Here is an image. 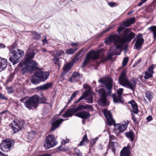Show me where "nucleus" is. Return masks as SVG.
<instances>
[{
    "label": "nucleus",
    "mask_w": 156,
    "mask_h": 156,
    "mask_svg": "<svg viewBox=\"0 0 156 156\" xmlns=\"http://www.w3.org/2000/svg\"><path fill=\"white\" fill-rule=\"evenodd\" d=\"M135 37L134 33L131 31L129 29L126 28L123 32L122 38L116 34H111L107 38L105 42L107 44L113 43L116 48L119 49L125 43L129 42Z\"/></svg>",
    "instance_id": "1"
},
{
    "label": "nucleus",
    "mask_w": 156,
    "mask_h": 156,
    "mask_svg": "<svg viewBox=\"0 0 156 156\" xmlns=\"http://www.w3.org/2000/svg\"><path fill=\"white\" fill-rule=\"evenodd\" d=\"M35 50V48L32 45L30 46L26 52L24 60L19 64L20 66L23 67L21 70L22 74H24L28 71L34 70L37 68L36 62L32 60L35 55L34 52Z\"/></svg>",
    "instance_id": "2"
},
{
    "label": "nucleus",
    "mask_w": 156,
    "mask_h": 156,
    "mask_svg": "<svg viewBox=\"0 0 156 156\" xmlns=\"http://www.w3.org/2000/svg\"><path fill=\"white\" fill-rule=\"evenodd\" d=\"M99 82L104 85L108 91L106 93L105 90L103 88H101L98 89V88L95 89L96 91L98 93L100 97L98 100L99 104L101 106H105L107 105V94L110 95L112 93L113 86L112 80L111 79L107 78L105 79H100Z\"/></svg>",
    "instance_id": "3"
},
{
    "label": "nucleus",
    "mask_w": 156,
    "mask_h": 156,
    "mask_svg": "<svg viewBox=\"0 0 156 156\" xmlns=\"http://www.w3.org/2000/svg\"><path fill=\"white\" fill-rule=\"evenodd\" d=\"M46 98L44 96L41 98L37 95H34L29 98L24 102L26 108L30 110L33 108H36L39 103H45Z\"/></svg>",
    "instance_id": "4"
},
{
    "label": "nucleus",
    "mask_w": 156,
    "mask_h": 156,
    "mask_svg": "<svg viewBox=\"0 0 156 156\" xmlns=\"http://www.w3.org/2000/svg\"><path fill=\"white\" fill-rule=\"evenodd\" d=\"M49 75V73L48 72L39 70L32 76L31 82L33 84H37L41 81H45Z\"/></svg>",
    "instance_id": "5"
},
{
    "label": "nucleus",
    "mask_w": 156,
    "mask_h": 156,
    "mask_svg": "<svg viewBox=\"0 0 156 156\" xmlns=\"http://www.w3.org/2000/svg\"><path fill=\"white\" fill-rule=\"evenodd\" d=\"M103 53L101 52V50H99L97 51H91L89 52L83 62L82 66L83 68L90 59L96 60L101 57V55H103Z\"/></svg>",
    "instance_id": "6"
},
{
    "label": "nucleus",
    "mask_w": 156,
    "mask_h": 156,
    "mask_svg": "<svg viewBox=\"0 0 156 156\" xmlns=\"http://www.w3.org/2000/svg\"><path fill=\"white\" fill-rule=\"evenodd\" d=\"M10 50V52L12 54V56L9 58V60L12 63L13 65L16 64L19 62V58L23 55L24 52L19 49L13 51Z\"/></svg>",
    "instance_id": "7"
},
{
    "label": "nucleus",
    "mask_w": 156,
    "mask_h": 156,
    "mask_svg": "<svg viewBox=\"0 0 156 156\" xmlns=\"http://www.w3.org/2000/svg\"><path fill=\"white\" fill-rule=\"evenodd\" d=\"M12 142L14 143L13 140L8 138L2 140L0 144V149L4 152H8L11 147Z\"/></svg>",
    "instance_id": "8"
},
{
    "label": "nucleus",
    "mask_w": 156,
    "mask_h": 156,
    "mask_svg": "<svg viewBox=\"0 0 156 156\" xmlns=\"http://www.w3.org/2000/svg\"><path fill=\"white\" fill-rule=\"evenodd\" d=\"M123 90V88H119L117 90V94L114 93L112 95L113 102L115 104H123L124 103L123 98L121 96Z\"/></svg>",
    "instance_id": "9"
},
{
    "label": "nucleus",
    "mask_w": 156,
    "mask_h": 156,
    "mask_svg": "<svg viewBox=\"0 0 156 156\" xmlns=\"http://www.w3.org/2000/svg\"><path fill=\"white\" fill-rule=\"evenodd\" d=\"M58 142L55 137H45V140L43 146L46 150H48L56 145Z\"/></svg>",
    "instance_id": "10"
},
{
    "label": "nucleus",
    "mask_w": 156,
    "mask_h": 156,
    "mask_svg": "<svg viewBox=\"0 0 156 156\" xmlns=\"http://www.w3.org/2000/svg\"><path fill=\"white\" fill-rule=\"evenodd\" d=\"M102 112L107 119L108 124L109 126L114 124L115 121L112 118V114L110 112L108 111L106 109H104L102 110Z\"/></svg>",
    "instance_id": "11"
},
{
    "label": "nucleus",
    "mask_w": 156,
    "mask_h": 156,
    "mask_svg": "<svg viewBox=\"0 0 156 156\" xmlns=\"http://www.w3.org/2000/svg\"><path fill=\"white\" fill-rule=\"evenodd\" d=\"M129 80L126 76V72L124 70L122 72L119 77V83L123 87H125Z\"/></svg>",
    "instance_id": "12"
},
{
    "label": "nucleus",
    "mask_w": 156,
    "mask_h": 156,
    "mask_svg": "<svg viewBox=\"0 0 156 156\" xmlns=\"http://www.w3.org/2000/svg\"><path fill=\"white\" fill-rule=\"evenodd\" d=\"M12 125V128L14 133H16L18 131L20 130L23 127V123L17 120H14Z\"/></svg>",
    "instance_id": "13"
},
{
    "label": "nucleus",
    "mask_w": 156,
    "mask_h": 156,
    "mask_svg": "<svg viewBox=\"0 0 156 156\" xmlns=\"http://www.w3.org/2000/svg\"><path fill=\"white\" fill-rule=\"evenodd\" d=\"M129 123V122L127 120L125 124H115V123L114 125L115 127V129L117 132L119 133H122L124 130L126 129L127 126Z\"/></svg>",
    "instance_id": "14"
},
{
    "label": "nucleus",
    "mask_w": 156,
    "mask_h": 156,
    "mask_svg": "<svg viewBox=\"0 0 156 156\" xmlns=\"http://www.w3.org/2000/svg\"><path fill=\"white\" fill-rule=\"evenodd\" d=\"M137 81V80L136 79L134 78H133L130 80H128V82L124 87L134 91L136 87Z\"/></svg>",
    "instance_id": "15"
},
{
    "label": "nucleus",
    "mask_w": 156,
    "mask_h": 156,
    "mask_svg": "<svg viewBox=\"0 0 156 156\" xmlns=\"http://www.w3.org/2000/svg\"><path fill=\"white\" fill-rule=\"evenodd\" d=\"M75 115L84 119L89 118L90 116V114L88 112L83 111L76 113Z\"/></svg>",
    "instance_id": "16"
},
{
    "label": "nucleus",
    "mask_w": 156,
    "mask_h": 156,
    "mask_svg": "<svg viewBox=\"0 0 156 156\" xmlns=\"http://www.w3.org/2000/svg\"><path fill=\"white\" fill-rule=\"evenodd\" d=\"M131 146L128 145L124 147L120 152V156H130Z\"/></svg>",
    "instance_id": "17"
},
{
    "label": "nucleus",
    "mask_w": 156,
    "mask_h": 156,
    "mask_svg": "<svg viewBox=\"0 0 156 156\" xmlns=\"http://www.w3.org/2000/svg\"><path fill=\"white\" fill-rule=\"evenodd\" d=\"M93 108V107L90 105L87 104L81 105H79L76 108H73L75 112H77L79 111H81L83 109H90L92 110Z\"/></svg>",
    "instance_id": "18"
},
{
    "label": "nucleus",
    "mask_w": 156,
    "mask_h": 156,
    "mask_svg": "<svg viewBox=\"0 0 156 156\" xmlns=\"http://www.w3.org/2000/svg\"><path fill=\"white\" fill-rule=\"evenodd\" d=\"M154 68V65H152L148 68V70L145 72L144 78L145 79H148L152 77V74L154 73L153 69Z\"/></svg>",
    "instance_id": "19"
},
{
    "label": "nucleus",
    "mask_w": 156,
    "mask_h": 156,
    "mask_svg": "<svg viewBox=\"0 0 156 156\" xmlns=\"http://www.w3.org/2000/svg\"><path fill=\"white\" fill-rule=\"evenodd\" d=\"M120 53L119 54H117V53L114 52L113 50V48H111L109 49V54L107 57L101 59V62H103L111 59L112 58V56L113 55H120Z\"/></svg>",
    "instance_id": "20"
},
{
    "label": "nucleus",
    "mask_w": 156,
    "mask_h": 156,
    "mask_svg": "<svg viewBox=\"0 0 156 156\" xmlns=\"http://www.w3.org/2000/svg\"><path fill=\"white\" fill-rule=\"evenodd\" d=\"M82 76L79 73L74 72L69 78V81L71 82H75L79 80Z\"/></svg>",
    "instance_id": "21"
},
{
    "label": "nucleus",
    "mask_w": 156,
    "mask_h": 156,
    "mask_svg": "<svg viewBox=\"0 0 156 156\" xmlns=\"http://www.w3.org/2000/svg\"><path fill=\"white\" fill-rule=\"evenodd\" d=\"M144 42V40L142 38H138L136 41L134 47L137 50H140L142 47V44Z\"/></svg>",
    "instance_id": "22"
},
{
    "label": "nucleus",
    "mask_w": 156,
    "mask_h": 156,
    "mask_svg": "<svg viewBox=\"0 0 156 156\" xmlns=\"http://www.w3.org/2000/svg\"><path fill=\"white\" fill-rule=\"evenodd\" d=\"M65 120L61 119H59L56 120L54 122L52 123V127L51 128V130L52 131H54L55 129L59 127L60 124H61L62 122L65 121Z\"/></svg>",
    "instance_id": "23"
},
{
    "label": "nucleus",
    "mask_w": 156,
    "mask_h": 156,
    "mask_svg": "<svg viewBox=\"0 0 156 156\" xmlns=\"http://www.w3.org/2000/svg\"><path fill=\"white\" fill-rule=\"evenodd\" d=\"M52 86V83L50 82L37 87L36 89L38 90H44L51 87Z\"/></svg>",
    "instance_id": "24"
},
{
    "label": "nucleus",
    "mask_w": 156,
    "mask_h": 156,
    "mask_svg": "<svg viewBox=\"0 0 156 156\" xmlns=\"http://www.w3.org/2000/svg\"><path fill=\"white\" fill-rule=\"evenodd\" d=\"M7 60L0 57V72L5 69L7 67Z\"/></svg>",
    "instance_id": "25"
},
{
    "label": "nucleus",
    "mask_w": 156,
    "mask_h": 156,
    "mask_svg": "<svg viewBox=\"0 0 156 156\" xmlns=\"http://www.w3.org/2000/svg\"><path fill=\"white\" fill-rule=\"evenodd\" d=\"M130 25L127 20L124 22L118 28V31L120 33L126 27H128Z\"/></svg>",
    "instance_id": "26"
},
{
    "label": "nucleus",
    "mask_w": 156,
    "mask_h": 156,
    "mask_svg": "<svg viewBox=\"0 0 156 156\" xmlns=\"http://www.w3.org/2000/svg\"><path fill=\"white\" fill-rule=\"evenodd\" d=\"M129 103L131 105L133 113L137 114L139 112V110L138 109L137 105L135 101L133 100H132L130 102H129Z\"/></svg>",
    "instance_id": "27"
},
{
    "label": "nucleus",
    "mask_w": 156,
    "mask_h": 156,
    "mask_svg": "<svg viewBox=\"0 0 156 156\" xmlns=\"http://www.w3.org/2000/svg\"><path fill=\"white\" fill-rule=\"evenodd\" d=\"M75 113L73 108H70L67 110L65 113L63 114L62 116L64 118H67L72 116Z\"/></svg>",
    "instance_id": "28"
},
{
    "label": "nucleus",
    "mask_w": 156,
    "mask_h": 156,
    "mask_svg": "<svg viewBox=\"0 0 156 156\" xmlns=\"http://www.w3.org/2000/svg\"><path fill=\"white\" fill-rule=\"evenodd\" d=\"M145 95L147 100L149 102H151L153 98L154 93L151 90H148L146 91Z\"/></svg>",
    "instance_id": "29"
},
{
    "label": "nucleus",
    "mask_w": 156,
    "mask_h": 156,
    "mask_svg": "<svg viewBox=\"0 0 156 156\" xmlns=\"http://www.w3.org/2000/svg\"><path fill=\"white\" fill-rule=\"evenodd\" d=\"M89 142V140L87 137H83L81 141L80 142L78 146H85Z\"/></svg>",
    "instance_id": "30"
},
{
    "label": "nucleus",
    "mask_w": 156,
    "mask_h": 156,
    "mask_svg": "<svg viewBox=\"0 0 156 156\" xmlns=\"http://www.w3.org/2000/svg\"><path fill=\"white\" fill-rule=\"evenodd\" d=\"M83 56V52L81 51H78L74 57V62H76L78 61L79 59L81 58Z\"/></svg>",
    "instance_id": "31"
},
{
    "label": "nucleus",
    "mask_w": 156,
    "mask_h": 156,
    "mask_svg": "<svg viewBox=\"0 0 156 156\" xmlns=\"http://www.w3.org/2000/svg\"><path fill=\"white\" fill-rule=\"evenodd\" d=\"M148 29L151 31L153 34V37L154 39L156 38V26L149 27Z\"/></svg>",
    "instance_id": "32"
},
{
    "label": "nucleus",
    "mask_w": 156,
    "mask_h": 156,
    "mask_svg": "<svg viewBox=\"0 0 156 156\" xmlns=\"http://www.w3.org/2000/svg\"><path fill=\"white\" fill-rule=\"evenodd\" d=\"M60 57H57L56 56H54V58L53 59V61L55 64H57L58 66H60L61 63L59 62Z\"/></svg>",
    "instance_id": "33"
},
{
    "label": "nucleus",
    "mask_w": 156,
    "mask_h": 156,
    "mask_svg": "<svg viewBox=\"0 0 156 156\" xmlns=\"http://www.w3.org/2000/svg\"><path fill=\"white\" fill-rule=\"evenodd\" d=\"M98 137H96L95 138L92 139L90 141V145H89V148H91L92 146L94 145L96 141L98 139Z\"/></svg>",
    "instance_id": "34"
},
{
    "label": "nucleus",
    "mask_w": 156,
    "mask_h": 156,
    "mask_svg": "<svg viewBox=\"0 0 156 156\" xmlns=\"http://www.w3.org/2000/svg\"><path fill=\"white\" fill-rule=\"evenodd\" d=\"M71 67V63H68L64 66V67L63 68V70L66 72H67L70 70Z\"/></svg>",
    "instance_id": "35"
},
{
    "label": "nucleus",
    "mask_w": 156,
    "mask_h": 156,
    "mask_svg": "<svg viewBox=\"0 0 156 156\" xmlns=\"http://www.w3.org/2000/svg\"><path fill=\"white\" fill-rule=\"evenodd\" d=\"M77 48H70L67 49L66 51V53L69 54H73L76 50H77Z\"/></svg>",
    "instance_id": "36"
},
{
    "label": "nucleus",
    "mask_w": 156,
    "mask_h": 156,
    "mask_svg": "<svg viewBox=\"0 0 156 156\" xmlns=\"http://www.w3.org/2000/svg\"><path fill=\"white\" fill-rule=\"evenodd\" d=\"M75 155L77 156H82L83 154L80 150L79 149L76 148L74 150Z\"/></svg>",
    "instance_id": "37"
},
{
    "label": "nucleus",
    "mask_w": 156,
    "mask_h": 156,
    "mask_svg": "<svg viewBox=\"0 0 156 156\" xmlns=\"http://www.w3.org/2000/svg\"><path fill=\"white\" fill-rule=\"evenodd\" d=\"M64 53V52L63 51L60 50L56 51V53L54 54V56H56L57 57H59L60 56L62 55Z\"/></svg>",
    "instance_id": "38"
},
{
    "label": "nucleus",
    "mask_w": 156,
    "mask_h": 156,
    "mask_svg": "<svg viewBox=\"0 0 156 156\" xmlns=\"http://www.w3.org/2000/svg\"><path fill=\"white\" fill-rule=\"evenodd\" d=\"M33 36L34 39H35L36 40H39L41 38L40 35L35 32H34L33 34Z\"/></svg>",
    "instance_id": "39"
},
{
    "label": "nucleus",
    "mask_w": 156,
    "mask_h": 156,
    "mask_svg": "<svg viewBox=\"0 0 156 156\" xmlns=\"http://www.w3.org/2000/svg\"><path fill=\"white\" fill-rule=\"evenodd\" d=\"M126 136H133L134 133L132 131H129L125 133Z\"/></svg>",
    "instance_id": "40"
},
{
    "label": "nucleus",
    "mask_w": 156,
    "mask_h": 156,
    "mask_svg": "<svg viewBox=\"0 0 156 156\" xmlns=\"http://www.w3.org/2000/svg\"><path fill=\"white\" fill-rule=\"evenodd\" d=\"M130 25L133 24L135 21V18L134 17L131 18L127 20Z\"/></svg>",
    "instance_id": "41"
},
{
    "label": "nucleus",
    "mask_w": 156,
    "mask_h": 156,
    "mask_svg": "<svg viewBox=\"0 0 156 156\" xmlns=\"http://www.w3.org/2000/svg\"><path fill=\"white\" fill-rule=\"evenodd\" d=\"M128 61V58L127 57L125 58L122 62V66H125L127 63Z\"/></svg>",
    "instance_id": "42"
},
{
    "label": "nucleus",
    "mask_w": 156,
    "mask_h": 156,
    "mask_svg": "<svg viewBox=\"0 0 156 156\" xmlns=\"http://www.w3.org/2000/svg\"><path fill=\"white\" fill-rule=\"evenodd\" d=\"M86 96V95H85V93H84L77 100V101L75 102V103H77L80 101L81 100L83 99Z\"/></svg>",
    "instance_id": "43"
},
{
    "label": "nucleus",
    "mask_w": 156,
    "mask_h": 156,
    "mask_svg": "<svg viewBox=\"0 0 156 156\" xmlns=\"http://www.w3.org/2000/svg\"><path fill=\"white\" fill-rule=\"evenodd\" d=\"M69 140L67 138H66V140H62L61 141V144L63 145H64L66 143H69Z\"/></svg>",
    "instance_id": "44"
},
{
    "label": "nucleus",
    "mask_w": 156,
    "mask_h": 156,
    "mask_svg": "<svg viewBox=\"0 0 156 156\" xmlns=\"http://www.w3.org/2000/svg\"><path fill=\"white\" fill-rule=\"evenodd\" d=\"M7 112L6 111H4L1 113L0 116H2V117H3L4 118H5L6 117V114Z\"/></svg>",
    "instance_id": "45"
},
{
    "label": "nucleus",
    "mask_w": 156,
    "mask_h": 156,
    "mask_svg": "<svg viewBox=\"0 0 156 156\" xmlns=\"http://www.w3.org/2000/svg\"><path fill=\"white\" fill-rule=\"evenodd\" d=\"M108 4L111 7H115L117 6V4L115 3H114L112 2H108Z\"/></svg>",
    "instance_id": "46"
},
{
    "label": "nucleus",
    "mask_w": 156,
    "mask_h": 156,
    "mask_svg": "<svg viewBox=\"0 0 156 156\" xmlns=\"http://www.w3.org/2000/svg\"><path fill=\"white\" fill-rule=\"evenodd\" d=\"M78 91H76L73 92L71 96V98H73L75 97V96L78 94Z\"/></svg>",
    "instance_id": "47"
},
{
    "label": "nucleus",
    "mask_w": 156,
    "mask_h": 156,
    "mask_svg": "<svg viewBox=\"0 0 156 156\" xmlns=\"http://www.w3.org/2000/svg\"><path fill=\"white\" fill-rule=\"evenodd\" d=\"M63 147V145L61 144V145L57 148V149L59 151H65V149L62 150V148Z\"/></svg>",
    "instance_id": "48"
},
{
    "label": "nucleus",
    "mask_w": 156,
    "mask_h": 156,
    "mask_svg": "<svg viewBox=\"0 0 156 156\" xmlns=\"http://www.w3.org/2000/svg\"><path fill=\"white\" fill-rule=\"evenodd\" d=\"M7 90L9 93H12L13 92V90L11 87H8L6 88Z\"/></svg>",
    "instance_id": "49"
},
{
    "label": "nucleus",
    "mask_w": 156,
    "mask_h": 156,
    "mask_svg": "<svg viewBox=\"0 0 156 156\" xmlns=\"http://www.w3.org/2000/svg\"><path fill=\"white\" fill-rule=\"evenodd\" d=\"M114 27V26L112 27H108L106 30H105V31H104L103 33V34L106 33L109 30H110L112 28Z\"/></svg>",
    "instance_id": "50"
},
{
    "label": "nucleus",
    "mask_w": 156,
    "mask_h": 156,
    "mask_svg": "<svg viewBox=\"0 0 156 156\" xmlns=\"http://www.w3.org/2000/svg\"><path fill=\"white\" fill-rule=\"evenodd\" d=\"M65 149V151H62L64 152H66L67 151H68L69 150V148L68 147H65V146H64V147L63 146V147L62 148V150Z\"/></svg>",
    "instance_id": "51"
},
{
    "label": "nucleus",
    "mask_w": 156,
    "mask_h": 156,
    "mask_svg": "<svg viewBox=\"0 0 156 156\" xmlns=\"http://www.w3.org/2000/svg\"><path fill=\"white\" fill-rule=\"evenodd\" d=\"M88 100V102L90 103H93V97L92 96H90V98L89 99H87Z\"/></svg>",
    "instance_id": "52"
},
{
    "label": "nucleus",
    "mask_w": 156,
    "mask_h": 156,
    "mask_svg": "<svg viewBox=\"0 0 156 156\" xmlns=\"http://www.w3.org/2000/svg\"><path fill=\"white\" fill-rule=\"evenodd\" d=\"M43 42V44L44 45L45 44H47L48 43V41L46 39V36H45V38L43 39L42 41Z\"/></svg>",
    "instance_id": "53"
},
{
    "label": "nucleus",
    "mask_w": 156,
    "mask_h": 156,
    "mask_svg": "<svg viewBox=\"0 0 156 156\" xmlns=\"http://www.w3.org/2000/svg\"><path fill=\"white\" fill-rule=\"evenodd\" d=\"M24 140H26V141H27L26 140L28 139L30 140H32L33 139V137H24L23 138Z\"/></svg>",
    "instance_id": "54"
},
{
    "label": "nucleus",
    "mask_w": 156,
    "mask_h": 156,
    "mask_svg": "<svg viewBox=\"0 0 156 156\" xmlns=\"http://www.w3.org/2000/svg\"><path fill=\"white\" fill-rule=\"evenodd\" d=\"M83 88L85 89H89L90 86L87 84H85L83 85Z\"/></svg>",
    "instance_id": "55"
},
{
    "label": "nucleus",
    "mask_w": 156,
    "mask_h": 156,
    "mask_svg": "<svg viewBox=\"0 0 156 156\" xmlns=\"http://www.w3.org/2000/svg\"><path fill=\"white\" fill-rule=\"evenodd\" d=\"M29 133L30 134L29 136H30L34 134L35 133V132L34 130H31L29 132Z\"/></svg>",
    "instance_id": "56"
},
{
    "label": "nucleus",
    "mask_w": 156,
    "mask_h": 156,
    "mask_svg": "<svg viewBox=\"0 0 156 156\" xmlns=\"http://www.w3.org/2000/svg\"><path fill=\"white\" fill-rule=\"evenodd\" d=\"M145 2V1L144 0V1L143 0H141L140 2L138 3V6H140L142 4Z\"/></svg>",
    "instance_id": "57"
},
{
    "label": "nucleus",
    "mask_w": 156,
    "mask_h": 156,
    "mask_svg": "<svg viewBox=\"0 0 156 156\" xmlns=\"http://www.w3.org/2000/svg\"><path fill=\"white\" fill-rule=\"evenodd\" d=\"M147 121L150 122L152 120V117L151 115H149L146 118Z\"/></svg>",
    "instance_id": "58"
},
{
    "label": "nucleus",
    "mask_w": 156,
    "mask_h": 156,
    "mask_svg": "<svg viewBox=\"0 0 156 156\" xmlns=\"http://www.w3.org/2000/svg\"><path fill=\"white\" fill-rule=\"evenodd\" d=\"M132 119L134 122H136V117L134 116L133 113H132Z\"/></svg>",
    "instance_id": "59"
},
{
    "label": "nucleus",
    "mask_w": 156,
    "mask_h": 156,
    "mask_svg": "<svg viewBox=\"0 0 156 156\" xmlns=\"http://www.w3.org/2000/svg\"><path fill=\"white\" fill-rule=\"evenodd\" d=\"M131 141L133 142L135 140V137H127Z\"/></svg>",
    "instance_id": "60"
},
{
    "label": "nucleus",
    "mask_w": 156,
    "mask_h": 156,
    "mask_svg": "<svg viewBox=\"0 0 156 156\" xmlns=\"http://www.w3.org/2000/svg\"><path fill=\"white\" fill-rule=\"evenodd\" d=\"M143 36V35L141 33H139L136 36V38H140V37H142Z\"/></svg>",
    "instance_id": "61"
},
{
    "label": "nucleus",
    "mask_w": 156,
    "mask_h": 156,
    "mask_svg": "<svg viewBox=\"0 0 156 156\" xmlns=\"http://www.w3.org/2000/svg\"><path fill=\"white\" fill-rule=\"evenodd\" d=\"M26 97H23V98H21L20 99V101L22 102H24V101L26 99Z\"/></svg>",
    "instance_id": "62"
},
{
    "label": "nucleus",
    "mask_w": 156,
    "mask_h": 156,
    "mask_svg": "<svg viewBox=\"0 0 156 156\" xmlns=\"http://www.w3.org/2000/svg\"><path fill=\"white\" fill-rule=\"evenodd\" d=\"M71 45L72 46H76L78 45L77 43H72Z\"/></svg>",
    "instance_id": "63"
},
{
    "label": "nucleus",
    "mask_w": 156,
    "mask_h": 156,
    "mask_svg": "<svg viewBox=\"0 0 156 156\" xmlns=\"http://www.w3.org/2000/svg\"><path fill=\"white\" fill-rule=\"evenodd\" d=\"M41 156H51V154H45L43 155H41Z\"/></svg>",
    "instance_id": "64"
}]
</instances>
